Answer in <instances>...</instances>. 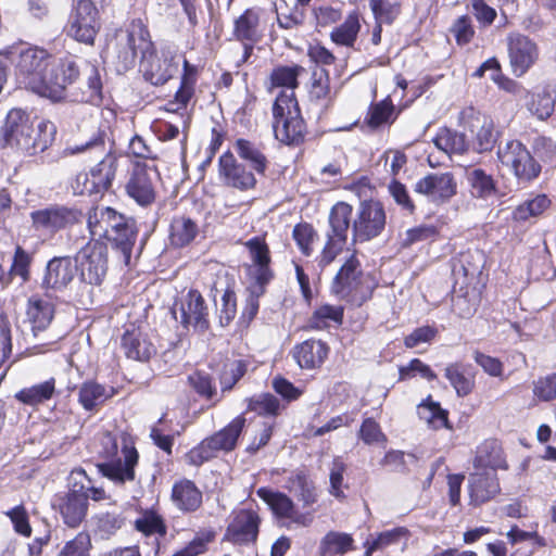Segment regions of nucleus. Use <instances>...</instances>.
<instances>
[{"mask_svg":"<svg viewBox=\"0 0 556 556\" xmlns=\"http://www.w3.org/2000/svg\"><path fill=\"white\" fill-rule=\"evenodd\" d=\"M305 72L298 64L279 65L271 71L270 81L275 87H285L274 103V134L277 140L286 144L299 143L304 136L305 124L301 116L294 89L298 87V78Z\"/></svg>","mask_w":556,"mask_h":556,"instance_id":"nucleus-1","label":"nucleus"},{"mask_svg":"<svg viewBox=\"0 0 556 556\" xmlns=\"http://www.w3.org/2000/svg\"><path fill=\"white\" fill-rule=\"evenodd\" d=\"M55 125L46 119L34 124L29 114L21 109H12L1 128V142L28 154L43 152L54 140Z\"/></svg>","mask_w":556,"mask_h":556,"instance_id":"nucleus-2","label":"nucleus"},{"mask_svg":"<svg viewBox=\"0 0 556 556\" xmlns=\"http://www.w3.org/2000/svg\"><path fill=\"white\" fill-rule=\"evenodd\" d=\"M92 240L106 239L122 251L126 261H129L136 229L132 219L117 213L111 207L98 206L92 208L87 219Z\"/></svg>","mask_w":556,"mask_h":556,"instance_id":"nucleus-3","label":"nucleus"},{"mask_svg":"<svg viewBox=\"0 0 556 556\" xmlns=\"http://www.w3.org/2000/svg\"><path fill=\"white\" fill-rule=\"evenodd\" d=\"M71 154L80 153L87 150H94L102 156L99 163L90 167L88 172L78 173L72 182L76 194H94L108 190L115 178L117 159L114 154L106 152L102 139L89 141L83 146L71 147Z\"/></svg>","mask_w":556,"mask_h":556,"instance_id":"nucleus-4","label":"nucleus"},{"mask_svg":"<svg viewBox=\"0 0 556 556\" xmlns=\"http://www.w3.org/2000/svg\"><path fill=\"white\" fill-rule=\"evenodd\" d=\"M14 55L15 79L20 87L38 96H59L60 85L55 83L53 87H47L40 76L55 62L46 50L37 47H22L14 52Z\"/></svg>","mask_w":556,"mask_h":556,"instance_id":"nucleus-5","label":"nucleus"},{"mask_svg":"<svg viewBox=\"0 0 556 556\" xmlns=\"http://www.w3.org/2000/svg\"><path fill=\"white\" fill-rule=\"evenodd\" d=\"M152 48L150 34L141 20H134L125 30L116 34L115 58L117 70L127 71L136 64L138 53L143 56Z\"/></svg>","mask_w":556,"mask_h":556,"instance_id":"nucleus-6","label":"nucleus"},{"mask_svg":"<svg viewBox=\"0 0 556 556\" xmlns=\"http://www.w3.org/2000/svg\"><path fill=\"white\" fill-rule=\"evenodd\" d=\"M358 267V261L352 255L342 265L332 283L333 293L355 305H362L372 292L369 276L364 275Z\"/></svg>","mask_w":556,"mask_h":556,"instance_id":"nucleus-7","label":"nucleus"},{"mask_svg":"<svg viewBox=\"0 0 556 556\" xmlns=\"http://www.w3.org/2000/svg\"><path fill=\"white\" fill-rule=\"evenodd\" d=\"M244 426L245 418L242 415L237 416L225 428L204 439L198 446L193 447L187 454L189 463L199 466L215 457L220 451H232Z\"/></svg>","mask_w":556,"mask_h":556,"instance_id":"nucleus-8","label":"nucleus"},{"mask_svg":"<svg viewBox=\"0 0 556 556\" xmlns=\"http://www.w3.org/2000/svg\"><path fill=\"white\" fill-rule=\"evenodd\" d=\"M100 28L99 11L91 0H78L73 4L64 28L68 37L92 46Z\"/></svg>","mask_w":556,"mask_h":556,"instance_id":"nucleus-9","label":"nucleus"},{"mask_svg":"<svg viewBox=\"0 0 556 556\" xmlns=\"http://www.w3.org/2000/svg\"><path fill=\"white\" fill-rule=\"evenodd\" d=\"M184 60L179 53L169 48H164L157 53L152 45V48L141 56L140 72L147 81L161 86L178 72Z\"/></svg>","mask_w":556,"mask_h":556,"instance_id":"nucleus-10","label":"nucleus"},{"mask_svg":"<svg viewBox=\"0 0 556 556\" xmlns=\"http://www.w3.org/2000/svg\"><path fill=\"white\" fill-rule=\"evenodd\" d=\"M503 167L510 170L520 181L529 182L541 173V165L527 147L518 140L507 141L497 151Z\"/></svg>","mask_w":556,"mask_h":556,"instance_id":"nucleus-11","label":"nucleus"},{"mask_svg":"<svg viewBox=\"0 0 556 556\" xmlns=\"http://www.w3.org/2000/svg\"><path fill=\"white\" fill-rule=\"evenodd\" d=\"M76 270L83 281L100 285L108 271V248L99 240H90L75 256Z\"/></svg>","mask_w":556,"mask_h":556,"instance_id":"nucleus-12","label":"nucleus"},{"mask_svg":"<svg viewBox=\"0 0 556 556\" xmlns=\"http://www.w3.org/2000/svg\"><path fill=\"white\" fill-rule=\"evenodd\" d=\"M387 216L378 201H364L353 219L354 241L365 242L378 237L386 228Z\"/></svg>","mask_w":556,"mask_h":556,"instance_id":"nucleus-13","label":"nucleus"},{"mask_svg":"<svg viewBox=\"0 0 556 556\" xmlns=\"http://www.w3.org/2000/svg\"><path fill=\"white\" fill-rule=\"evenodd\" d=\"M506 43L511 72L516 77H522L539 61V45L520 33L508 34Z\"/></svg>","mask_w":556,"mask_h":556,"instance_id":"nucleus-14","label":"nucleus"},{"mask_svg":"<svg viewBox=\"0 0 556 556\" xmlns=\"http://www.w3.org/2000/svg\"><path fill=\"white\" fill-rule=\"evenodd\" d=\"M81 217L80 211L64 205H51L30 213L34 228L50 235L78 223Z\"/></svg>","mask_w":556,"mask_h":556,"instance_id":"nucleus-15","label":"nucleus"},{"mask_svg":"<svg viewBox=\"0 0 556 556\" xmlns=\"http://www.w3.org/2000/svg\"><path fill=\"white\" fill-rule=\"evenodd\" d=\"M415 191L437 205L446 203L457 192V182L450 172L431 173L419 179Z\"/></svg>","mask_w":556,"mask_h":556,"instance_id":"nucleus-16","label":"nucleus"},{"mask_svg":"<svg viewBox=\"0 0 556 556\" xmlns=\"http://www.w3.org/2000/svg\"><path fill=\"white\" fill-rule=\"evenodd\" d=\"M459 125L476 136L480 152L488 151L493 147L495 142L494 124L490 116L472 106H468L459 113Z\"/></svg>","mask_w":556,"mask_h":556,"instance_id":"nucleus-17","label":"nucleus"},{"mask_svg":"<svg viewBox=\"0 0 556 556\" xmlns=\"http://www.w3.org/2000/svg\"><path fill=\"white\" fill-rule=\"evenodd\" d=\"M219 177L223 182L240 191L251 190L256 185V178L252 172L237 161L231 152H225L218 161Z\"/></svg>","mask_w":556,"mask_h":556,"instance_id":"nucleus-18","label":"nucleus"},{"mask_svg":"<svg viewBox=\"0 0 556 556\" xmlns=\"http://www.w3.org/2000/svg\"><path fill=\"white\" fill-rule=\"evenodd\" d=\"M252 261L251 274L257 283L260 293L264 292V286L273 278L270 269V253L268 245L263 237H254L244 242Z\"/></svg>","mask_w":556,"mask_h":556,"instance_id":"nucleus-19","label":"nucleus"},{"mask_svg":"<svg viewBox=\"0 0 556 556\" xmlns=\"http://www.w3.org/2000/svg\"><path fill=\"white\" fill-rule=\"evenodd\" d=\"M468 491L472 505L479 506L493 500L501 492L496 472L475 469L468 478Z\"/></svg>","mask_w":556,"mask_h":556,"instance_id":"nucleus-20","label":"nucleus"},{"mask_svg":"<svg viewBox=\"0 0 556 556\" xmlns=\"http://www.w3.org/2000/svg\"><path fill=\"white\" fill-rule=\"evenodd\" d=\"M138 452L134 446L124 445L122 457L99 465L101 473L117 484H124L135 479V466L138 463Z\"/></svg>","mask_w":556,"mask_h":556,"instance_id":"nucleus-21","label":"nucleus"},{"mask_svg":"<svg viewBox=\"0 0 556 556\" xmlns=\"http://www.w3.org/2000/svg\"><path fill=\"white\" fill-rule=\"evenodd\" d=\"M156 176L154 167L146 164H136L132 175L126 186L127 193L140 205H149L154 201L155 192L153 178Z\"/></svg>","mask_w":556,"mask_h":556,"instance_id":"nucleus-22","label":"nucleus"},{"mask_svg":"<svg viewBox=\"0 0 556 556\" xmlns=\"http://www.w3.org/2000/svg\"><path fill=\"white\" fill-rule=\"evenodd\" d=\"M180 318L185 326L205 331L208 326V307L198 290H190L181 300Z\"/></svg>","mask_w":556,"mask_h":556,"instance_id":"nucleus-23","label":"nucleus"},{"mask_svg":"<svg viewBox=\"0 0 556 556\" xmlns=\"http://www.w3.org/2000/svg\"><path fill=\"white\" fill-rule=\"evenodd\" d=\"M257 493L268 504L277 517L288 519L303 527H307L312 523V515L299 513L291 498L286 494L265 489L258 490Z\"/></svg>","mask_w":556,"mask_h":556,"instance_id":"nucleus-24","label":"nucleus"},{"mask_svg":"<svg viewBox=\"0 0 556 556\" xmlns=\"http://www.w3.org/2000/svg\"><path fill=\"white\" fill-rule=\"evenodd\" d=\"M79 75L78 67L74 61L64 60L52 63L47 71L41 73L42 83L47 87H53L56 83L60 85L61 92L59 96H41L42 98L50 99L51 101H60L65 97L66 87L73 84Z\"/></svg>","mask_w":556,"mask_h":556,"instance_id":"nucleus-25","label":"nucleus"},{"mask_svg":"<svg viewBox=\"0 0 556 556\" xmlns=\"http://www.w3.org/2000/svg\"><path fill=\"white\" fill-rule=\"evenodd\" d=\"M54 506L59 509L63 521L71 528L78 527L86 517L88 509V495L81 490H73L59 496Z\"/></svg>","mask_w":556,"mask_h":556,"instance_id":"nucleus-26","label":"nucleus"},{"mask_svg":"<svg viewBox=\"0 0 556 556\" xmlns=\"http://www.w3.org/2000/svg\"><path fill=\"white\" fill-rule=\"evenodd\" d=\"M260 518L253 510L242 509L235 514L229 523L226 536L233 543L254 542L258 533Z\"/></svg>","mask_w":556,"mask_h":556,"instance_id":"nucleus-27","label":"nucleus"},{"mask_svg":"<svg viewBox=\"0 0 556 556\" xmlns=\"http://www.w3.org/2000/svg\"><path fill=\"white\" fill-rule=\"evenodd\" d=\"M233 35L238 40L244 42V60H247L252 53V45L257 42L262 37L258 10H245L235 21Z\"/></svg>","mask_w":556,"mask_h":556,"instance_id":"nucleus-28","label":"nucleus"},{"mask_svg":"<svg viewBox=\"0 0 556 556\" xmlns=\"http://www.w3.org/2000/svg\"><path fill=\"white\" fill-rule=\"evenodd\" d=\"M76 267L71 257L60 256L48 262L43 277V286L55 290L66 288L74 279Z\"/></svg>","mask_w":556,"mask_h":556,"instance_id":"nucleus-29","label":"nucleus"},{"mask_svg":"<svg viewBox=\"0 0 556 556\" xmlns=\"http://www.w3.org/2000/svg\"><path fill=\"white\" fill-rule=\"evenodd\" d=\"M328 355L327 345L319 340H306L293 349V357L301 368L319 367Z\"/></svg>","mask_w":556,"mask_h":556,"instance_id":"nucleus-30","label":"nucleus"},{"mask_svg":"<svg viewBox=\"0 0 556 556\" xmlns=\"http://www.w3.org/2000/svg\"><path fill=\"white\" fill-rule=\"evenodd\" d=\"M122 345L128 358L148 361L154 353V345L137 328L127 329L122 338Z\"/></svg>","mask_w":556,"mask_h":556,"instance_id":"nucleus-31","label":"nucleus"},{"mask_svg":"<svg viewBox=\"0 0 556 556\" xmlns=\"http://www.w3.org/2000/svg\"><path fill=\"white\" fill-rule=\"evenodd\" d=\"M473 467L478 470H493L495 472L497 469H507L503 450L496 441H485L478 447Z\"/></svg>","mask_w":556,"mask_h":556,"instance_id":"nucleus-32","label":"nucleus"},{"mask_svg":"<svg viewBox=\"0 0 556 556\" xmlns=\"http://www.w3.org/2000/svg\"><path fill=\"white\" fill-rule=\"evenodd\" d=\"M54 315L53 305L46 300L33 296L28 300L26 316L31 326L34 337L38 331L47 329Z\"/></svg>","mask_w":556,"mask_h":556,"instance_id":"nucleus-33","label":"nucleus"},{"mask_svg":"<svg viewBox=\"0 0 556 556\" xmlns=\"http://www.w3.org/2000/svg\"><path fill=\"white\" fill-rule=\"evenodd\" d=\"M174 504L184 511H194L202 504V493L190 480H180L172 490Z\"/></svg>","mask_w":556,"mask_h":556,"instance_id":"nucleus-34","label":"nucleus"},{"mask_svg":"<svg viewBox=\"0 0 556 556\" xmlns=\"http://www.w3.org/2000/svg\"><path fill=\"white\" fill-rule=\"evenodd\" d=\"M444 376L460 397L470 394L475 388V374L469 371V366L460 362L448 364L444 369Z\"/></svg>","mask_w":556,"mask_h":556,"instance_id":"nucleus-35","label":"nucleus"},{"mask_svg":"<svg viewBox=\"0 0 556 556\" xmlns=\"http://www.w3.org/2000/svg\"><path fill=\"white\" fill-rule=\"evenodd\" d=\"M361 15L358 12L350 13L344 22L330 33V39L333 43L346 48H354L358 34L361 31Z\"/></svg>","mask_w":556,"mask_h":556,"instance_id":"nucleus-36","label":"nucleus"},{"mask_svg":"<svg viewBox=\"0 0 556 556\" xmlns=\"http://www.w3.org/2000/svg\"><path fill=\"white\" fill-rule=\"evenodd\" d=\"M235 150L239 157L247 162L257 174L265 173L268 166V160L260 144L240 138L235 142Z\"/></svg>","mask_w":556,"mask_h":556,"instance_id":"nucleus-37","label":"nucleus"},{"mask_svg":"<svg viewBox=\"0 0 556 556\" xmlns=\"http://www.w3.org/2000/svg\"><path fill=\"white\" fill-rule=\"evenodd\" d=\"M410 538L409 531L404 527L394 528L379 533L375 539L365 542V556H371L375 551L383 549L391 545H402V549L407 546Z\"/></svg>","mask_w":556,"mask_h":556,"instance_id":"nucleus-38","label":"nucleus"},{"mask_svg":"<svg viewBox=\"0 0 556 556\" xmlns=\"http://www.w3.org/2000/svg\"><path fill=\"white\" fill-rule=\"evenodd\" d=\"M397 117L395 106L390 99L370 105L365 123L374 130L390 126Z\"/></svg>","mask_w":556,"mask_h":556,"instance_id":"nucleus-39","label":"nucleus"},{"mask_svg":"<svg viewBox=\"0 0 556 556\" xmlns=\"http://www.w3.org/2000/svg\"><path fill=\"white\" fill-rule=\"evenodd\" d=\"M354 540L349 533L329 531L318 546L320 556L343 555L353 549Z\"/></svg>","mask_w":556,"mask_h":556,"instance_id":"nucleus-40","label":"nucleus"},{"mask_svg":"<svg viewBox=\"0 0 556 556\" xmlns=\"http://www.w3.org/2000/svg\"><path fill=\"white\" fill-rule=\"evenodd\" d=\"M199 227L194 220L186 216L175 217L170 224L169 240L175 247L188 245L194 240Z\"/></svg>","mask_w":556,"mask_h":556,"instance_id":"nucleus-41","label":"nucleus"},{"mask_svg":"<svg viewBox=\"0 0 556 556\" xmlns=\"http://www.w3.org/2000/svg\"><path fill=\"white\" fill-rule=\"evenodd\" d=\"M195 67L184 60V75L180 88L175 94V101L168 103V111L177 112L187 106L193 96V86L195 83Z\"/></svg>","mask_w":556,"mask_h":556,"instance_id":"nucleus-42","label":"nucleus"},{"mask_svg":"<svg viewBox=\"0 0 556 556\" xmlns=\"http://www.w3.org/2000/svg\"><path fill=\"white\" fill-rule=\"evenodd\" d=\"M434 146L447 155L463 154L467 151L468 143L465 135L448 128H442L433 139Z\"/></svg>","mask_w":556,"mask_h":556,"instance_id":"nucleus-43","label":"nucleus"},{"mask_svg":"<svg viewBox=\"0 0 556 556\" xmlns=\"http://www.w3.org/2000/svg\"><path fill=\"white\" fill-rule=\"evenodd\" d=\"M54 391L55 380L51 378L45 382L22 389L15 396L22 403L34 406L50 400Z\"/></svg>","mask_w":556,"mask_h":556,"instance_id":"nucleus-44","label":"nucleus"},{"mask_svg":"<svg viewBox=\"0 0 556 556\" xmlns=\"http://www.w3.org/2000/svg\"><path fill=\"white\" fill-rule=\"evenodd\" d=\"M418 415L429 427L433 429H450L447 410L441 408L438 402H433L429 396L418 406Z\"/></svg>","mask_w":556,"mask_h":556,"instance_id":"nucleus-45","label":"nucleus"},{"mask_svg":"<svg viewBox=\"0 0 556 556\" xmlns=\"http://www.w3.org/2000/svg\"><path fill=\"white\" fill-rule=\"evenodd\" d=\"M112 395V389L108 391L103 386L93 381L83 383L78 394L79 403L87 410L103 404Z\"/></svg>","mask_w":556,"mask_h":556,"instance_id":"nucleus-46","label":"nucleus"},{"mask_svg":"<svg viewBox=\"0 0 556 556\" xmlns=\"http://www.w3.org/2000/svg\"><path fill=\"white\" fill-rule=\"evenodd\" d=\"M353 208L345 202H338L331 210L329 223L332 237L346 239V232L351 224Z\"/></svg>","mask_w":556,"mask_h":556,"instance_id":"nucleus-47","label":"nucleus"},{"mask_svg":"<svg viewBox=\"0 0 556 556\" xmlns=\"http://www.w3.org/2000/svg\"><path fill=\"white\" fill-rule=\"evenodd\" d=\"M549 205L551 200L547 195L536 194L519 204L513 213V218L517 222H526L531 217L540 216Z\"/></svg>","mask_w":556,"mask_h":556,"instance_id":"nucleus-48","label":"nucleus"},{"mask_svg":"<svg viewBox=\"0 0 556 556\" xmlns=\"http://www.w3.org/2000/svg\"><path fill=\"white\" fill-rule=\"evenodd\" d=\"M467 179L471 187V193L476 198L488 199L496 192L492 176L480 168L470 170L467 175Z\"/></svg>","mask_w":556,"mask_h":556,"instance_id":"nucleus-49","label":"nucleus"},{"mask_svg":"<svg viewBox=\"0 0 556 556\" xmlns=\"http://www.w3.org/2000/svg\"><path fill=\"white\" fill-rule=\"evenodd\" d=\"M288 489L299 501L303 502L304 506H309L317 500L315 486L306 476L302 473H298L289 479Z\"/></svg>","mask_w":556,"mask_h":556,"instance_id":"nucleus-50","label":"nucleus"},{"mask_svg":"<svg viewBox=\"0 0 556 556\" xmlns=\"http://www.w3.org/2000/svg\"><path fill=\"white\" fill-rule=\"evenodd\" d=\"M555 108V96L553 91L544 89L532 96L531 101L528 103L529 111L538 116L540 119L548 118Z\"/></svg>","mask_w":556,"mask_h":556,"instance_id":"nucleus-51","label":"nucleus"},{"mask_svg":"<svg viewBox=\"0 0 556 556\" xmlns=\"http://www.w3.org/2000/svg\"><path fill=\"white\" fill-rule=\"evenodd\" d=\"M343 308L341 306L323 305L309 318V326L314 329L327 328L330 323L341 324Z\"/></svg>","mask_w":556,"mask_h":556,"instance_id":"nucleus-52","label":"nucleus"},{"mask_svg":"<svg viewBox=\"0 0 556 556\" xmlns=\"http://www.w3.org/2000/svg\"><path fill=\"white\" fill-rule=\"evenodd\" d=\"M279 408V400L270 393L254 395L248 403V409L261 416H276Z\"/></svg>","mask_w":556,"mask_h":556,"instance_id":"nucleus-53","label":"nucleus"},{"mask_svg":"<svg viewBox=\"0 0 556 556\" xmlns=\"http://www.w3.org/2000/svg\"><path fill=\"white\" fill-rule=\"evenodd\" d=\"M29 255L22 248H17L8 278H4V286L9 285L15 277L20 278V285L25 283L29 279Z\"/></svg>","mask_w":556,"mask_h":556,"instance_id":"nucleus-54","label":"nucleus"},{"mask_svg":"<svg viewBox=\"0 0 556 556\" xmlns=\"http://www.w3.org/2000/svg\"><path fill=\"white\" fill-rule=\"evenodd\" d=\"M309 99L316 102H327L330 99V78L325 70L313 73Z\"/></svg>","mask_w":556,"mask_h":556,"instance_id":"nucleus-55","label":"nucleus"},{"mask_svg":"<svg viewBox=\"0 0 556 556\" xmlns=\"http://www.w3.org/2000/svg\"><path fill=\"white\" fill-rule=\"evenodd\" d=\"M136 529L147 535L166 534V527L162 518L153 511H147L142 517L136 520Z\"/></svg>","mask_w":556,"mask_h":556,"instance_id":"nucleus-56","label":"nucleus"},{"mask_svg":"<svg viewBox=\"0 0 556 556\" xmlns=\"http://www.w3.org/2000/svg\"><path fill=\"white\" fill-rule=\"evenodd\" d=\"M370 8L378 23L391 24L400 13L399 5L390 0H370Z\"/></svg>","mask_w":556,"mask_h":556,"instance_id":"nucleus-57","label":"nucleus"},{"mask_svg":"<svg viewBox=\"0 0 556 556\" xmlns=\"http://www.w3.org/2000/svg\"><path fill=\"white\" fill-rule=\"evenodd\" d=\"M90 547L89 534L80 532L64 545L59 556H89Z\"/></svg>","mask_w":556,"mask_h":556,"instance_id":"nucleus-58","label":"nucleus"},{"mask_svg":"<svg viewBox=\"0 0 556 556\" xmlns=\"http://www.w3.org/2000/svg\"><path fill=\"white\" fill-rule=\"evenodd\" d=\"M316 237L314 228L308 224H299L293 229V238L296 244L303 254L307 256L313 252V243Z\"/></svg>","mask_w":556,"mask_h":556,"instance_id":"nucleus-59","label":"nucleus"},{"mask_svg":"<svg viewBox=\"0 0 556 556\" xmlns=\"http://www.w3.org/2000/svg\"><path fill=\"white\" fill-rule=\"evenodd\" d=\"M346 239L328 235V240L320 253L318 264L320 267L330 265L343 251Z\"/></svg>","mask_w":556,"mask_h":556,"instance_id":"nucleus-60","label":"nucleus"},{"mask_svg":"<svg viewBox=\"0 0 556 556\" xmlns=\"http://www.w3.org/2000/svg\"><path fill=\"white\" fill-rule=\"evenodd\" d=\"M346 470V465L339 457L334 458L330 468V494L337 498H343V473Z\"/></svg>","mask_w":556,"mask_h":556,"instance_id":"nucleus-61","label":"nucleus"},{"mask_svg":"<svg viewBox=\"0 0 556 556\" xmlns=\"http://www.w3.org/2000/svg\"><path fill=\"white\" fill-rule=\"evenodd\" d=\"M452 33L456 42L460 46L467 45L475 36V28L467 15L459 16L452 26Z\"/></svg>","mask_w":556,"mask_h":556,"instance_id":"nucleus-62","label":"nucleus"},{"mask_svg":"<svg viewBox=\"0 0 556 556\" xmlns=\"http://www.w3.org/2000/svg\"><path fill=\"white\" fill-rule=\"evenodd\" d=\"M247 367L242 361H233L225 366L220 377L223 390H230L233 384L245 374Z\"/></svg>","mask_w":556,"mask_h":556,"instance_id":"nucleus-63","label":"nucleus"},{"mask_svg":"<svg viewBox=\"0 0 556 556\" xmlns=\"http://www.w3.org/2000/svg\"><path fill=\"white\" fill-rule=\"evenodd\" d=\"M533 393L545 402L556 399V372L534 382Z\"/></svg>","mask_w":556,"mask_h":556,"instance_id":"nucleus-64","label":"nucleus"}]
</instances>
